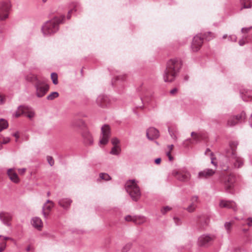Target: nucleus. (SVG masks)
Wrapping results in <instances>:
<instances>
[{
    "label": "nucleus",
    "mask_w": 252,
    "mask_h": 252,
    "mask_svg": "<svg viewBox=\"0 0 252 252\" xmlns=\"http://www.w3.org/2000/svg\"><path fill=\"white\" fill-rule=\"evenodd\" d=\"M238 144L239 143L237 141L230 142V149L226 150L225 156L220 164L223 171H229L232 168H239L243 165L244 159L238 156L236 152Z\"/></svg>",
    "instance_id": "nucleus-1"
},
{
    "label": "nucleus",
    "mask_w": 252,
    "mask_h": 252,
    "mask_svg": "<svg viewBox=\"0 0 252 252\" xmlns=\"http://www.w3.org/2000/svg\"><path fill=\"white\" fill-rule=\"evenodd\" d=\"M182 62L180 59L169 60L166 63V69L163 73V79L166 82L173 81L177 76L181 67Z\"/></svg>",
    "instance_id": "nucleus-2"
},
{
    "label": "nucleus",
    "mask_w": 252,
    "mask_h": 252,
    "mask_svg": "<svg viewBox=\"0 0 252 252\" xmlns=\"http://www.w3.org/2000/svg\"><path fill=\"white\" fill-rule=\"evenodd\" d=\"M64 20L65 16L62 15L60 17H55L45 22L41 28L44 36H50L56 33L59 30V25L63 23Z\"/></svg>",
    "instance_id": "nucleus-3"
},
{
    "label": "nucleus",
    "mask_w": 252,
    "mask_h": 252,
    "mask_svg": "<svg viewBox=\"0 0 252 252\" xmlns=\"http://www.w3.org/2000/svg\"><path fill=\"white\" fill-rule=\"evenodd\" d=\"M125 189L133 201H138L141 196V191L136 180L127 181L125 184Z\"/></svg>",
    "instance_id": "nucleus-4"
},
{
    "label": "nucleus",
    "mask_w": 252,
    "mask_h": 252,
    "mask_svg": "<svg viewBox=\"0 0 252 252\" xmlns=\"http://www.w3.org/2000/svg\"><path fill=\"white\" fill-rule=\"evenodd\" d=\"M172 175L178 181L184 182L189 181L191 177L190 173L184 168L173 170Z\"/></svg>",
    "instance_id": "nucleus-5"
},
{
    "label": "nucleus",
    "mask_w": 252,
    "mask_h": 252,
    "mask_svg": "<svg viewBox=\"0 0 252 252\" xmlns=\"http://www.w3.org/2000/svg\"><path fill=\"white\" fill-rule=\"evenodd\" d=\"M34 86L36 90V95L39 98L44 96L49 89L48 85L45 81L41 80L37 82Z\"/></svg>",
    "instance_id": "nucleus-6"
},
{
    "label": "nucleus",
    "mask_w": 252,
    "mask_h": 252,
    "mask_svg": "<svg viewBox=\"0 0 252 252\" xmlns=\"http://www.w3.org/2000/svg\"><path fill=\"white\" fill-rule=\"evenodd\" d=\"M235 181V176L231 174L228 175H223L220 178V182L223 184L225 190L227 192H230Z\"/></svg>",
    "instance_id": "nucleus-7"
},
{
    "label": "nucleus",
    "mask_w": 252,
    "mask_h": 252,
    "mask_svg": "<svg viewBox=\"0 0 252 252\" xmlns=\"http://www.w3.org/2000/svg\"><path fill=\"white\" fill-rule=\"evenodd\" d=\"M214 239V235L203 234L198 238L197 244L200 247H208L213 243Z\"/></svg>",
    "instance_id": "nucleus-8"
},
{
    "label": "nucleus",
    "mask_w": 252,
    "mask_h": 252,
    "mask_svg": "<svg viewBox=\"0 0 252 252\" xmlns=\"http://www.w3.org/2000/svg\"><path fill=\"white\" fill-rule=\"evenodd\" d=\"M101 134L99 143L102 145H106L108 143L110 136V129L108 125H105L101 127Z\"/></svg>",
    "instance_id": "nucleus-9"
},
{
    "label": "nucleus",
    "mask_w": 252,
    "mask_h": 252,
    "mask_svg": "<svg viewBox=\"0 0 252 252\" xmlns=\"http://www.w3.org/2000/svg\"><path fill=\"white\" fill-rule=\"evenodd\" d=\"M10 4L8 2L0 3V20H4L8 18Z\"/></svg>",
    "instance_id": "nucleus-10"
},
{
    "label": "nucleus",
    "mask_w": 252,
    "mask_h": 252,
    "mask_svg": "<svg viewBox=\"0 0 252 252\" xmlns=\"http://www.w3.org/2000/svg\"><path fill=\"white\" fill-rule=\"evenodd\" d=\"M203 41L201 33L197 34L193 37L191 44V48L193 51L197 52L200 49L202 45Z\"/></svg>",
    "instance_id": "nucleus-11"
},
{
    "label": "nucleus",
    "mask_w": 252,
    "mask_h": 252,
    "mask_svg": "<svg viewBox=\"0 0 252 252\" xmlns=\"http://www.w3.org/2000/svg\"><path fill=\"white\" fill-rule=\"evenodd\" d=\"M246 118V114L243 111L240 115L234 116L228 120L227 125L230 126H235L237 123L241 122L245 120Z\"/></svg>",
    "instance_id": "nucleus-12"
},
{
    "label": "nucleus",
    "mask_w": 252,
    "mask_h": 252,
    "mask_svg": "<svg viewBox=\"0 0 252 252\" xmlns=\"http://www.w3.org/2000/svg\"><path fill=\"white\" fill-rule=\"evenodd\" d=\"M53 207L54 203L50 200H47L44 204L42 208V214L45 219H47L48 218L50 212Z\"/></svg>",
    "instance_id": "nucleus-13"
},
{
    "label": "nucleus",
    "mask_w": 252,
    "mask_h": 252,
    "mask_svg": "<svg viewBox=\"0 0 252 252\" xmlns=\"http://www.w3.org/2000/svg\"><path fill=\"white\" fill-rule=\"evenodd\" d=\"M215 173V171L212 169L206 168L198 172L197 178L198 179H207L212 176Z\"/></svg>",
    "instance_id": "nucleus-14"
},
{
    "label": "nucleus",
    "mask_w": 252,
    "mask_h": 252,
    "mask_svg": "<svg viewBox=\"0 0 252 252\" xmlns=\"http://www.w3.org/2000/svg\"><path fill=\"white\" fill-rule=\"evenodd\" d=\"M12 215L10 213L5 212L0 213V220L4 225L7 226H11L10 221L12 219Z\"/></svg>",
    "instance_id": "nucleus-15"
},
{
    "label": "nucleus",
    "mask_w": 252,
    "mask_h": 252,
    "mask_svg": "<svg viewBox=\"0 0 252 252\" xmlns=\"http://www.w3.org/2000/svg\"><path fill=\"white\" fill-rule=\"evenodd\" d=\"M96 103L100 107H107L109 106L110 100L107 95L102 94L97 97Z\"/></svg>",
    "instance_id": "nucleus-16"
},
{
    "label": "nucleus",
    "mask_w": 252,
    "mask_h": 252,
    "mask_svg": "<svg viewBox=\"0 0 252 252\" xmlns=\"http://www.w3.org/2000/svg\"><path fill=\"white\" fill-rule=\"evenodd\" d=\"M18 109L22 111V113H24L28 118L32 119L34 117L35 113L31 107L26 105H20L18 107Z\"/></svg>",
    "instance_id": "nucleus-17"
},
{
    "label": "nucleus",
    "mask_w": 252,
    "mask_h": 252,
    "mask_svg": "<svg viewBox=\"0 0 252 252\" xmlns=\"http://www.w3.org/2000/svg\"><path fill=\"white\" fill-rule=\"evenodd\" d=\"M147 137L151 140L158 138L159 136L158 130L154 127H150L147 130Z\"/></svg>",
    "instance_id": "nucleus-18"
},
{
    "label": "nucleus",
    "mask_w": 252,
    "mask_h": 252,
    "mask_svg": "<svg viewBox=\"0 0 252 252\" xmlns=\"http://www.w3.org/2000/svg\"><path fill=\"white\" fill-rule=\"evenodd\" d=\"M219 206L221 208L232 209L235 211L237 210L236 204L233 201L221 200L220 202Z\"/></svg>",
    "instance_id": "nucleus-19"
},
{
    "label": "nucleus",
    "mask_w": 252,
    "mask_h": 252,
    "mask_svg": "<svg viewBox=\"0 0 252 252\" xmlns=\"http://www.w3.org/2000/svg\"><path fill=\"white\" fill-rule=\"evenodd\" d=\"M69 10L68 11L67 16V19H69L71 17V14L74 12H77L79 11L80 8V4L76 2H72L69 3L68 5Z\"/></svg>",
    "instance_id": "nucleus-20"
},
{
    "label": "nucleus",
    "mask_w": 252,
    "mask_h": 252,
    "mask_svg": "<svg viewBox=\"0 0 252 252\" xmlns=\"http://www.w3.org/2000/svg\"><path fill=\"white\" fill-rule=\"evenodd\" d=\"M190 205L186 209L187 211L189 213L193 212L195 210L198 203V196L196 195L192 196L190 198Z\"/></svg>",
    "instance_id": "nucleus-21"
},
{
    "label": "nucleus",
    "mask_w": 252,
    "mask_h": 252,
    "mask_svg": "<svg viewBox=\"0 0 252 252\" xmlns=\"http://www.w3.org/2000/svg\"><path fill=\"white\" fill-rule=\"evenodd\" d=\"M125 220L127 221H133L135 224H140L143 223L146 219L144 217L126 216L125 217Z\"/></svg>",
    "instance_id": "nucleus-22"
},
{
    "label": "nucleus",
    "mask_w": 252,
    "mask_h": 252,
    "mask_svg": "<svg viewBox=\"0 0 252 252\" xmlns=\"http://www.w3.org/2000/svg\"><path fill=\"white\" fill-rule=\"evenodd\" d=\"M31 223L33 227L38 230H40L43 226L42 221L39 217H33L31 220Z\"/></svg>",
    "instance_id": "nucleus-23"
},
{
    "label": "nucleus",
    "mask_w": 252,
    "mask_h": 252,
    "mask_svg": "<svg viewBox=\"0 0 252 252\" xmlns=\"http://www.w3.org/2000/svg\"><path fill=\"white\" fill-rule=\"evenodd\" d=\"M7 175L11 181L15 183H18L19 182V178L17 174L14 171L12 168H10L7 170Z\"/></svg>",
    "instance_id": "nucleus-24"
},
{
    "label": "nucleus",
    "mask_w": 252,
    "mask_h": 252,
    "mask_svg": "<svg viewBox=\"0 0 252 252\" xmlns=\"http://www.w3.org/2000/svg\"><path fill=\"white\" fill-rule=\"evenodd\" d=\"M72 202L69 198H63L59 200L58 204L64 209L66 210L69 208Z\"/></svg>",
    "instance_id": "nucleus-25"
},
{
    "label": "nucleus",
    "mask_w": 252,
    "mask_h": 252,
    "mask_svg": "<svg viewBox=\"0 0 252 252\" xmlns=\"http://www.w3.org/2000/svg\"><path fill=\"white\" fill-rule=\"evenodd\" d=\"M71 126L75 128H83L85 127V124L82 119H74L71 122Z\"/></svg>",
    "instance_id": "nucleus-26"
},
{
    "label": "nucleus",
    "mask_w": 252,
    "mask_h": 252,
    "mask_svg": "<svg viewBox=\"0 0 252 252\" xmlns=\"http://www.w3.org/2000/svg\"><path fill=\"white\" fill-rule=\"evenodd\" d=\"M82 137L85 143L87 145H92L93 143V138L90 132L85 130L82 133Z\"/></svg>",
    "instance_id": "nucleus-27"
},
{
    "label": "nucleus",
    "mask_w": 252,
    "mask_h": 252,
    "mask_svg": "<svg viewBox=\"0 0 252 252\" xmlns=\"http://www.w3.org/2000/svg\"><path fill=\"white\" fill-rule=\"evenodd\" d=\"M241 96L243 100L245 101L252 100V91L245 90L241 93Z\"/></svg>",
    "instance_id": "nucleus-28"
},
{
    "label": "nucleus",
    "mask_w": 252,
    "mask_h": 252,
    "mask_svg": "<svg viewBox=\"0 0 252 252\" xmlns=\"http://www.w3.org/2000/svg\"><path fill=\"white\" fill-rule=\"evenodd\" d=\"M25 78L27 81L33 83L34 85L37 82L40 81L35 75L33 74H30L27 75Z\"/></svg>",
    "instance_id": "nucleus-29"
},
{
    "label": "nucleus",
    "mask_w": 252,
    "mask_h": 252,
    "mask_svg": "<svg viewBox=\"0 0 252 252\" xmlns=\"http://www.w3.org/2000/svg\"><path fill=\"white\" fill-rule=\"evenodd\" d=\"M168 132L171 138L176 141L178 134L177 129L176 127H168Z\"/></svg>",
    "instance_id": "nucleus-30"
},
{
    "label": "nucleus",
    "mask_w": 252,
    "mask_h": 252,
    "mask_svg": "<svg viewBox=\"0 0 252 252\" xmlns=\"http://www.w3.org/2000/svg\"><path fill=\"white\" fill-rule=\"evenodd\" d=\"M199 140H200V136L198 134H196L195 135H194V136H193V137H192V140L190 138L188 139L183 142V144L185 145L186 142H189V144H194V143H196L198 142H199Z\"/></svg>",
    "instance_id": "nucleus-31"
},
{
    "label": "nucleus",
    "mask_w": 252,
    "mask_h": 252,
    "mask_svg": "<svg viewBox=\"0 0 252 252\" xmlns=\"http://www.w3.org/2000/svg\"><path fill=\"white\" fill-rule=\"evenodd\" d=\"M242 8H250L252 6V1L251 0H241Z\"/></svg>",
    "instance_id": "nucleus-32"
},
{
    "label": "nucleus",
    "mask_w": 252,
    "mask_h": 252,
    "mask_svg": "<svg viewBox=\"0 0 252 252\" xmlns=\"http://www.w3.org/2000/svg\"><path fill=\"white\" fill-rule=\"evenodd\" d=\"M121 149L119 146H113L110 152V153L113 155L118 156L120 154Z\"/></svg>",
    "instance_id": "nucleus-33"
},
{
    "label": "nucleus",
    "mask_w": 252,
    "mask_h": 252,
    "mask_svg": "<svg viewBox=\"0 0 252 252\" xmlns=\"http://www.w3.org/2000/svg\"><path fill=\"white\" fill-rule=\"evenodd\" d=\"M201 36L203 38V40L205 39L207 41L212 39L215 37L214 33L211 32L204 33L202 35H201Z\"/></svg>",
    "instance_id": "nucleus-34"
},
{
    "label": "nucleus",
    "mask_w": 252,
    "mask_h": 252,
    "mask_svg": "<svg viewBox=\"0 0 252 252\" xmlns=\"http://www.w3.org/2000/svg\"><path fill=\"white\" fill-rule=\"evenodd\" d=\"M8 126V124L7 121L3 119H0V132L2 130L6 128Z\"/></svg>",
    "instance_id": "nucleus-35"
},
{
    "label": "nucleus",
    "mask_w": 252,
    "mask_h": 252,
    "mask_svg": "<svg viewBox=\"0 0 252 252\" xmlns=\"http://www.w3.org/2000/svg\"><path fill=\"white\" fill-rule=\"evenodd\" d=\"M59 94L57 92H54L51 93L49 95L47 96V99L49 100H52L55 98L58 97Z\"/></svg>",
    "instance_id": "nucleus-36"
},
{
    "label": "nucleus",
    "mask_w": 252,
    "mask_h": 252,
    "mask_svg": "<svg viewBox=\"0 0 252 252\" xmlns=\"http://www.w3.org/2000/svg\"><path fill=\"white\" fill-rule=\"evenodd\" d=\"M99 178L103 180L104 181H109L111 179V177L107 174L105 173H100L99 175Z\"/></svg>",
    "instance_id": "nucleus-37"
},
{
    "label": "nucleus",
    "mask_w": 252,
    "mask_h": 252,
    "mask_svg": "<svg viewBox=\"0 0 252 252\" xmlns=\"http://www.w3.org/2000/svg\"><path fill=\"white\" fill-rule=\"evenodd\" d=\"M125 79V76H117L115 79H112V85L114 86L115 84L116 85V82H119L121 81H123Z\"/></svg>",
    "instance_id": "nucleus-38"
},
{
    "label": "nucleus",
    "mask_w": 252,
    "mask_h": 252,
    "mask_svg": "<svg viewBox=\"0 0 252 252\" xmlns=\"http://www.w3.org/2000/svg\"><path fill=\"white\" fill-rule=\"evenodd\" d=\"M51 78L54 84L57 85L58 83V75L56 73H52Z\"/></svg>",
    "instance_id": "nucleus-39"
},
{
    "label": "nucleus",
    "mask_w": 252,
    "mask_h": 252,
    "mask_svg": "<svg viewBox=\"0 0 252 252\" xmlns=\"http://www.w3.org/2000/svg\"><path fill=\"white\" fill-rule=\"evenodd\" d=\"M171 210V208L169 206H165L161 209V212L163 215L165 214L167 212Z\"/></svg>",
    "instance_id": "nucleus-40"
},
{
    "label": "nucleus",
    "mask_w": 252,
    "mask_h": 252,
    "mask_svg": "<svg viewBox=\"0 0 252 252\" xmlns=\"http://www.w3.org/2000/svg\"><path fill=\"white\" fill-rule=\"evenodd\" d=\"M10 141V138L8 137L4 138L1 141H0V150L1 149L2 144H5Z\"/></svg>",
    "instance_id": "nucleus-41"
},
{
    "label": "nucleus",
    "mask_w": 252,
    "mask_h": 252,
    "mask_svg": "<svg viewBox=\"0 0 252 252\" xmlns=\"http://www.w3.org/2000/svg\"><path fill=\"white\" fill-rule=\"evenodd\" d=\"M47 160L48 163L52 166L54 164V160L53 158L51 156L47 157Z\"/></svg>",
    "instance_id": "nucleus-42"
},
{
    "label": "nucleus",
    "mask_w": 252,
    "mask_h": 252,
    "mask_svg": "<svg viewBox=\"0 0 252 252\" xmlns=\"http://www.w3.org/2000/svg\"><path fill=\"white\" fill-rule=\"evenodd\" d=\"M112 144L115 146H118L117 145L120 143V140L116 137L113 138L111 139Z\"/></svg>",
    "instance_id": "nucleus-43"
},
{
    "label": "nucleus",
    "mask_w": 252,
    "mask_h": 252,
    "mask_svg": "<svg viewBox=\"0 0 252 252\" xmlns=\"http://www.w3.org/2000/svg\"><path fill=\"white\" fill-rule=\"evenodd\" d=\"M5 96L0 93V105H3L5 103Z\"/></svg>",
    "instance_id": "nucleus-44"
},
{
    "label": "nucleus",
    "mask_w": 252,
    "mask_h": 252,
    "mask_svg": "<svg viewBox=\"0 0 252 252\" xmlns=\"http://www.w3.org/2000/svg\"><path fill=\"white\" fill-rule=\"evenodd\" d=\"M232 224V223L231 222H226L225 223L224 227L227 231H229L230 230Z\"/></svg>",
    "instance_id": "nucleus-45"
},
{
    "label": "nucleus",
    "mask_w": 252,
    "mask_h": 252,
    "mask_svg": "<svg viewBox=\"0 0 252 252\" xmlns=\"http://www.w3.org/2000/svg\"><path fill=\"white\" fill-rule=\"evenodd\" d=\"M131 244H127L123 247V252H126L131 248Z\"/></svg>",
    "instance_id": "nucleus-46"
},
{
    "label": "nucleus",
    "mask_w": 252,
    "mask_h": 252,
    "mask_svg": "<svg viewBox=\"0 0 252 252\" xmlns=\"http://www.w3.org/2000/svg\"><path fill=\"white\" fill-rule=\"evenodd\" d=\"M237 38V36L235 35H230L228 36V40L232 42H236Z\"/></svg>",
    "instance_id": "nucleus-47"
},
{
    "label": "nucleus",
    "mask_w": 252,
    "mask_h": 252,
    "mask_svg": "<svg viewBox=\"0 0 252 252\" xmlns=\"http://www.w3.org/2000/svg\"><path fill=\"white\" fill-rule=\"evenodd\" d=\"M22 114H24V113H22V111L21 110H19L18 109V110L16 111L13 115L15 116L16 118L19 117Z\"/></svg>",
    "instance_id": "nucleus-48"
},
{
    "label": "nucleus",
    "mask_w": 252,
    "mask_h": 252,
    "mask_svg": "<svg viewBox=\"0 0 252 252\" xmlns=\"http://www.w3.org/2000/svg\"><path fill=\"white\" fill-rule=\"evenodd\" d=\"M173 220H174V222L175 223V224L177 225H179L181 224V220L179 218L174 217L173 218Z\"/></svg>",
    "instance_id": "nucleus-49"
},
{
    "label": "nucleus",
    "mask_w": 252,
    "mask_h": 252,
    "mask_svg": "<svg viewBox=\"0 0 252 252\" xmlns=\"http://www.w3.org/2000/svg\"><path fill=\"white\" fill-rule=\"evenodd\" d=\"M6 243L2 242L0 244V252H2L5 249Z\"/></svg>",
    "instance_id": "nucleus-50"
},
{
    "label": "nucleus",
    "mask_w": 252,
    "mask_h": 252,
    "mask_svg": "<svg viewBox=\"0 0 252 252\" xmlns=\"http://www.w3.org/2000/svg\"><path fill=\"white\" fill-rule=\"evenodd\" d=\"M251 29H252V27H250L249 28H243L241 29V32H248Z\"/></svg>",
    "instance_id": "nucleus-51"
},
{
    "label": "nucleus",
    "mask_w": 252,
    "mask_h": 252,
    "mask_svg": "<svg viewBox=\"0 0 252 252\" xmlns=\"http://www.w3.org/2000/svg\"><path fill=\"white\" fill-rule=\"evenodd\" d=\"M18 170L19 174H24L26 171V168H19V169H18Z\"/></svg>",
    "instance_id": "nucleus-52"
},
{
    "label": "nucleus",
    "mask_w": 252,
    "mask_h": 252,
    "mask_svg": "<svg viewBox=\"0 0 252 252\" xmlns=\"http://www.w3.org/2000/svg\"><path fill=\"white\" fill-rule=\"evenodd\" d=\"M248 222L247 224L249 226H252V218H249L247 219Z\"/></svg>",
    "instance_id": "nucleus-53"
},
{
    "label": "nucleus",
    "mask_w": 252,
    "mask_h": 252,
    "mask_svg": "<svg viewBox=\"0 0 252 252\" xmlns=\"http://www.w3.org/2000/svg\"><path fill=\"white\" fill-rule=\"evenodd\" d=\"M245 43H246L245 40L243 38L242 39H240L239 41V44L240 46H243L244 45H245Z\"/></svg>",
    "instance_id": "nucleus-54"
},
{
    "label": "nucleus",
    "mask_w": 252,
    "mask_h": 252,
    "mask_svg": "<svg viewBox=\"0 0 252 252\" xmlns=\"http://www.w3.org/2000/svg\"><path fill=\"white\" fill-rule=\"evenodd\" d=\"M166 155L168 156L169 160L171 161V160H173V157H172V156L171 155L170 151H169V152H167L166 153Z\"/></svg>",
    "instance_id": "nucleus-55"
},
{
    "label": "nucleus",
    "mask_w": 252,
    "mask_h": 252,
    "mask_svg": "<svg viewBox=\"0 0 252 252\" xmlns=\"http://www.w3.org/2000/svg\"><path fill=\"white\" fill-rule=\"evenodd\" d=\"M177 92V89L176 88H174L170 91V93L171 94H174Z\"/></svg>",
    "instance_id": "nucleus-56"
},
{
    "label": "nucleus",
    "mask_w": 252,
    "mask_h": 252,
    "mask_svg": "<svg viewBox=\"0 0 252 252\" xmlns=\"http://www.w3.org/2000/svg\"><path fill=\"white\" fill-rule=\"evenodd\" d=\"M161 162L160 158H157L155 160V163L157 164H159Z\"/></svg>",
    "instance_id": "nucleus-57"
},
{
    "label": "nucleus",
    "mask_w": 252,
    "mask_h": 252,
    "mask_svg": "<svg viewBox=\"0 0 252 252\" xmlns=\"http://www.w3.org/2000/svg\"><path fill=\"white\" fill-rule=\"evenodd\" d=\"M13 136H14L16 139V140L19 138V133L18 132H15L14 133H13Z\"/></svg>",
    "instance_id": "nucleus-58"
},
{
    "label": "nucleus",
    "mask_w": 252,
    "mask_h": 252,
    "mask_svg": "<svg viewBox=\"0 0 252 252\" xmlns=\"http://www.w3.org/2000/svg\"><path fill=\"white\" fill-rule=\"evenodd\" d=\"M3 32V28L1 27H0V38H2L3 37L2 33Z\"/></svg>",
    "instance_id": "nucleus-59"
},
{
    "label": "nucleus",
    "mask_w": 252,
    "mask_h": 252,
    "mask_svg": "<svg viewBox=\"0 0 252 252\" xmlns=\"http://www.w3.org/2000/svg\"><path fill=\"white\" fill-rule=\"evenodd\" d=\"M211 163L213 164L215 166H216L217 164V162H214V158H211Z\"/></svg>",
    "instance_id": "nucleus-60"
},
{
    "label": "nucleus",
    "mask_w": 252,
    "mask_h": 252,
    "mask_svg": "<svg viewBox=\"0 0 252 252\" xmlns=\"http://www.w3.org/2000/svg\"><path fill=\"white\" fill-rule=\"evenodd\" d=\"M249 123H250V126L252 128V113L251 118H250Z\"/></svg>",
    "instance_id": "nucleus-61"
},
{
    "label": "nucleus",
    "mask_w": 252,
    "mask_h": 252,
    "mask_svg": "<svg viewBox=\"0 0 252 252\" xmlns=\"http://www.w3.org/2000/svg\"><path fill=\"white\" fill-rule=\"evenodd\" d=\"M168 149H169V151H171L173 149V145L171 144V145H169L168 146Z\"/></svg>",
    "instance_id": "nucleus-62"
},
{
    "label": "nucleus",
    "mask_w": 252,
    "mask_h": 252,
    "mask_svg": "<svg viewBox=\"0 0 252 252\" xmlns=\"http://www.w3.org/2000/svg\"><path fill=\"white\" fill-rule=\"evenodd\" d=\"M2 238L4 240H10L11 239V238L9 237H6V236H3L2 237Z\"/></svg>",
    "instance_id": "nucleus-63"
},
{
    "label": "nucleus",
    "mask_w": 252,
    "mask_h": 252,
    "mask_svg": "<svg viewBox=\"0 0 252 252\" xmlns=\"http://www.w3.org/2000/svg\"><path fill=\"white\" fill-rule=\"evenodd\" d=\"M197 133L194 132H192L191 133V136L193 137V136H194V135H195Z\"/></svg>",
    "instance_id": "nucleus-64"
}]
</instances>
